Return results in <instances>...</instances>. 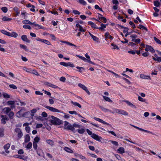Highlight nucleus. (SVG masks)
<instances>
[{"mask_svg": "<svg viewBox=\"0 0 161 161\" xmlns=\"http://www.w3.org/2000/svg\"><path fill=\"white\" fill-rule=\"evenodd\" d=\"M77 131L80 134H83L84 133L85 130L83 129H78L77 130Z\"/></svg>", "mask_w": 161, "mask_h": 161, "instance_id": "55", "label": "nucleus"}, {"mask_svg": "<svg viewBox=\"0 0 161 161\" xmlns=\"http://www.w3.org/2000/svg\"><path fill=\"white\" fill-rule=\"evenodd\" d=\"M11 110V108L9 107H5L3 109L4 113L7 115H8L10 112Z\"/></svg>", "mask_w": 161, "mask_h": 161, "instance_id": "10", "label": "nucleus"}, {"mask_svg": "<svg viewBox=\"0 0 161 161\" xmlns=\"http://www.w3.org/2000/svg\"><path fill=\"white\" fill-rule=\"evenodd\" d=\"M138 28H139L140 29H143L145 30L146 31H147V28L143 26V25H139V26L138 27Z\"/></svg>", "mask_w": 161, "mask_h": 161, "instance_id": "49", "label": "nucleus"}, {"mask_svg": "<svg viewBox=\"0 0 161 161\" xmlns=\"http://www.w3.org/2000/svg\"><path fill=\"white\" fill-rule=\"evenodd\" d=\"M22 23L24 24H29L31 25H32L33 24V23H32L30 21L28 20H24L22 21Z\"/></svg>", "mask_w": 161, "mask_h": 161, "instance_id": "36", "label": "nucleus"}, {"mask_svg": "<svg viewBox=\"0 0 161 161\" xmlns=\"http://www.w3.org/2000/svg\"><path fill=\"white\" fill-rule=\"evenodd\" d=\"M88 24L91 25V26L94 28L97 29V27H96V25L92 21H89Z\"/></svg>", "mask_w": 161, "mask_h": 161, "instance_id": "28", "label": "nucleus"}, {"mask_svg": "<svg viewBox=\"0 0 161 161\" xmlns=\"http://www.w3.org/2000/svg\"><path fill=\"white\" fill-rule=\"evenodd\" d=\"M15 102L13 101H8L7 102V105H10V108L12 109L15 108Z\"/></svg>", "mask_w": 161, "mask_h": 161, "instance_id": "8", "label": "nucleus"}, {"mask_svg": "<svg viewBox=\"0 0 161 161\" xmlns=\"http://www.w3.org/2000/svg\"><path fill=\"white\" fill-rule=\"evenodd\" d=\"M64 129H65L71 130L74 132H75L76 131L75 129L74 128V127H73L71 124H68L67 126L64 127Z\"/></svg>", "mask_w": 161, "mask_h": 161, "instance_id": "5", "label": "nucleus"}, {"mask_svg": "<svg viewBox=\"0 0 161 161\" xmlns=\"http://www.w3.org/2000/svg\"><path fill=\"white\" fill-rule=\"evenodd\" d=\"M85 56L86 58L87 59H86V61H84L85 62H87L91 64L95 65V64L94 63L92 62L91 61L90 57L88 55L87 53H86L85 54Z\"/></svg>", "mask_w": 161, "mask_h": 161, "instance_id": "11", "label": "nucleus"}, {"mask_svg": "<svg viewBox=\"0 0 161 161\" xmlns=\"http://www.w3.org/2000/svg\"><path fill=\"white\" fill-rule=\"evenodd\" d=\"M117 26L119 28H123L124 29V30H123V33H127V32L128 31V30H129V29L128 27L122 26L119 25H118Z\"/></svg>", "mask_w": 161, "mask_h": 161, "instance_id": "15", "label": "nucleus"}, {"mask_svg": "<svg viewBox=\"0 0 161 161\" xmlns=\"http://www.w3.org/2000/svg\"><path fill=\"white\" fill-rule=\"evenodd\" d=\"M73 127H74V128H75H75H80V126L78 124L74 123L73 124V125H72Z\"/></svg>", "mask_w": 161, "mask_h": 161, "instance_id": "58", "label": "nucleus"}, {"mask_svg": "<svg viewBox=\"0 0 161 161\" xmlns=\"http://www.w3.org/2000/svg\"><path fill=\"white\" fill-rule=\"evenodd\" d=\"M47 143L50 145L51 146H53L54 145V142L51 140H47Z\"/></svg>", "mask_w": 161, "mask_h": 161, "instance_id": "29", "label": "nucleus"}, {"mask_svg": "<svg viewBox=\"0 0 161 161\" xmlns=\"http://www.w3.org/2000/svg\"><path fill=\"white\" fill-rule=\"evenodd\" d=\"M138 99L139 101L141 102H145L146 101V100L145 99L143 98L140 96L138 97Z\"/></svg>", "mask_w": 161, "mask_h": 161, "instance_id": "61", "label": "nucleus"}, {"mask_svg": "<svg viewBox=\"0 0 161 161\" xmlns=\"http://www.w3.org/2000/svg\"><path fill=\"white\" fill-rule=\"evenodd\" d=\"M30 140V137L29 134H27L25 136V142L27 143Z\"/></svg>", "mask_w": 161, "mask_h": 161, "instance_id": "20", "label": "nucleus"}, {"mask_svg": "<svg viewBox=\"0 0 161 161\" xmlns=\"http://www.w3.org/2000/svg\"><path fill=\"white\" fill-rule=\"evenodd\" d=\"M130 125L133 126V127L139 130H141V131H144V132H147V133H151V134H152V132H150L149 131V130H144V129H143L142 128H139L137 126H135V125Z\"/></svg>", "mask_w": 161, "mask_h": 161, "instance_id": "13", "label": "nucleus"}, {"mask_svg": "<svg viewBox=\"0 0 161 161\" xmlns=\"http://www.w3.org/2000/svg\"><path fill=\"white\" fill-rule=\"evenodd\" d=\"M14 114V113L12 111H11L8 115L10 119H12L13 118Z\"/></svg>", "mask_w": 161, "mask_h": 161, "instance_id": "35", "label": "nucleus"}, {"mask_svg": "<svg viewBox=\"0 0 161 161\" xmlns=\"http://www.w3.org/2000/svg\"><path fill=\"white\" fill-rule=\"evenodd\" d=\"M154 5L157 7H159L160 3L158 1H155L154 2Z\"/></svg>", "mask_w": 161, "mask_h": 161, "instance_id": "52", "label": "nucleus"}, {"mask_svg": "<svg viewBox=\"0 0 161 161\" xmlns=\"http://www.w3.org/2000/svg\"><path fill=\"white\" fill-rule=\"evenodd\" d=\"M117 151L119 153L122 154L125 152V149L123 147H120L118 149Z\"/></svg>", "mask_w": 161, "mask_h": 161, "instance_id": "27", "label": "nucleus"}, {"mask_svg": "<svg viewBox=\"0 0 161 161\" xmlns=\"http://www.w3.org/2000/svg\"><path fill=\"white\" fill-rule=\"evenodd\" d=\"M111 142L113 145L115 146H118V143L117 142L113 141H110Z\"/></svg>", "mask_w": 161, "mask_h": 161, "instance_id": "62", "label": "nucleus"}, {"mask_svg": "<svg viewBox=\"0 0 161 161\" xmlns=\"http://www.w3.org/2000/svg\"><path fill=\"white\" fill-rule=\"evenodd\" d=\"M44 84L45 85H47L48 86H49V87H51L55 88V89L57 88L58 87V86H57L55 85H54L53 84H52L51 83H50L48 82H45Z\"/></svg>", "mask_w": 161, "mask_h": 161, "instance_id": "14", "label": "nucleus"}, {"mask_svg": "<svg viewBox=\"0 0 161 161\" xmlns=\"http://www.w3.org/2000/svg\"><path fill=\"white\" fill-rule=\"evenodd\" d=\"M15 132L17 134V136L19 139L21 138L23 136V133L20 128H16L14 130Z\"/></svg>", "mask_w": 161, "mask_h": 161, "instance_id": "2", "label": "nucleus"}, {"mask_svg": "<svg viewBox=\"0 0 161 161\" xmlns=\"http://www.w3.org/2000/svg\"><path fill=\"white\" fill-rule=\"evenodd\" d=\"M131 41L135 42L136 43H140L141 42V40L139 38L132 39Z\"/></svg>", "mask_w": 161, "mask_h": 161, "instance_id": "34", "label": "nucleus"}, {"mask_svg": "<svg viewBox=\"0 0 161 161\" xmlns=\"http://www.w3.org/2000/svg\"><path fill=\"white\" fill-rule=\"evenodd\" d=\"M113 109V111H111V112H110V113H111L113 114H114L115 113H117L118 114L119 113V109H116V108H114Z\"/></svg>", "mask_w": 161, "mask_h": 161, "instance_id": "47", "label": "nucleus"}, {"mask_svg": "<svg viewBox=\"0 0 161 161\" xmlns=\"http://www.w3.org/2000/svg\"><path fill=\"white\" fill-rule=\"evenodd\" d=\"M23 27L24 29H28L29 30H31V27L28 25H25L23 26Z\"/></svg>", "mask_w": 161, "mask_h": 161, "instance_id": "57", "label": "nucleus"}, {"mask_svg": "<svg viewBox=\"0 0 161 161\" xmlns=\"http://www.w3.org/2000/svg\"><path fill=\"white\" fill-rule=\"evenodd\" d=\"M140 77L141 78L145 79H150V76L148 75H145L142 74H141L140 75Z\"/></svg>", "mask_w": 161, "mask_h": 161, "instance_id": "21", "label": "nucleus"}, {"mask_svg": "<svg viewBox=\"0 0 161 161\" xmlns=\"http://www.w3.org/2000/svg\"><path fill=\"white\" fill-rule=\"evenodd\" d=\"M42 42L44 43L45 44H46L47 45H51V44L50 42L48 41V40H45V39H43V40L42 41Z\"/></svg>", "mask_w": 161, "mask_h": 161, "instance_id": "44", "label": "nucleus"}, {"mask_svg": "<svg viewBox=\"0 0 161 161\" xmlns=\"http://www.w3.org/2000/svg\"><path fill=\"white\" fill-rule=\"evenodd\" d=\"M153 59L155 61H157L158 62H161V57H158L157 58H156L154 57H153Z\"/></svg>", "mask_w": 161, "mask_h": 161, "instance_id": "38", "label": "nucleus"}, {"mask_svg": "<svg viewBox=\"0 0 161 161\" xmlns=\"http://www.w3.org/2000/svg\"><path fill=\"white\" fill-rule=\"evenodd\" d=\"M1 10L4 13H6L8 11V9L6 7H3L1 8Z\"/></svg>", "mask_w": 161, "mask_h": 161, "instance_id": "63", "label": "nucleus"}, {"mask_svg": "<svg viewBox=\"0 0 161 161\" xmlns=\"http://www.w3.org/2000/svg\"><path fill=\"white\" fill-rule=\"evenodd\" d=\"M32 143L31 142H29L26 146V148L29 149L32 147Z\"/></svg>", "mask_w": 161, "mask_h": 161, "instance_id": "53", "label": "nucleus"}, {"mask_svg": "<svg viewBox=\"0 0 161 161\" xmlns=\"http://www.w3.org/2000/svg\"><path fill=\"white\" fill-rule=\"evenodd\" d=\"M91 36L94 41L98 42V38H97L96 36L93 35H91Z\"/></svg>", "mask_w": 161, "mask_h": 161, "instance_id": "40", "label": "nucleus"}, {"mask_svg": "<svg viewBox=\"0 0 161 161\" xmlns=\"http://www.w3.org/2000/svg\"><path fill=\"white\" fill-rule=\"evenodd\" d=\"M64 150L68 153H73V151L69 148L65 147L64 148Z\"/></svg>", "mask_w": 161, "mask_h": 161, "instance_id": "23", "label": "nucleus"}, {"mask_svg": "<svg viewBox=\"0 0 161 161\" xmlns=\"http://www.w3.org/2000/svg\"><path fill=\"white\" fill-rule=\"evenodd\" d=\"M79 2L80 4L84 5H86V3L84 0H79Z\"/></svg>", "mask_w": 161, "mask_h": 161, "instance_id": "48", "label": "nucleus"}, {"mask_svg": "<svg viewBox=\"0 0 161 161\" xmlns=\"http://www.w3.org/2000/svg\"><path fill=\"white\" fill-rule=\"evenodd\" d=\"M78 86L79 87L81 88L83 90H85L88 95H90V92L87 89V88L84 85L80 83H79L78 84Z\"/></svg>", "mask_w": 161, "mask_h": 161, "instance_id": "4", "label": "nucleus"}, {"mask_svg": "<svg viewBox=\"0 0 161 161\" xmlns=\"http://www.w3.org/2000/svg\"><path fill=\"white\" fill-rule=\"evenodd\" d=\"M51 118L50 122L53 124L60 125L62 124V121L59 119L53 116H51Z\"/></svg>", "mask_w": 161, "mask_h": 161, "instance_id": "1", "label": "nucleus"}, {"mask_svg": "<svg viewBox=\"0 0 161 161\" xmlns=\"http://www.w3.org/2000/svg\"><path fill=\"white\" fill-rule=\"evenodd\" d=\"M101 16L100 17H99V16H98V18L102 22H103L104 23H106L107 22V20L101 14H99Z\"/></svg>", "mask_w": 161, "mask_h": 161, "instance_id": "17", "label": "nucleus"}, {"mask_svg": "<svg viewBox=\"0 0 161 161\" xmlns=\"http://www.w3.org/2000/svg\"><path fill=\"white\" fill-rule=\"evenodd\" d=\"M153 38L154 41L156 42L157 43H158L159 44L161 45V41L160 40L158 39L156 37H154Z\"/></svg>", "mask_w": 161, "mask_h": 161, "instance_id": "41", "label": "nucleus"}, {"mask_svg": "<svg viewBox=\"0 0 161 161\" xmlns=\"http://www.w3.org/2000/svg\"><path fill=\"white\" fill-rule=\"evenodd\" d=\"M146 48L145 50L146 51H150L152 53H154L155 50L151 46L148 45H146Z\"/></svg>", "mask_w": 161, "mask_h": 161, "instance_id": "7", "label": "nucleus"}, {"mask_svg": "<svg viewBox=\"0 0 161 161\" xmlns=\"http://www.w3.org/2000/svg\"><path fill=\"white\" fill-rule=\"evenodd\" d=\"M22 40L24 42H25L27 43H30L31 41L28 39L26 35H24L21 36Z\"/></svg>", "mask_w": 161, "mask_h": 161, "instance_id": "16", "label": "nucleus"}, {"mask_svg": "<svg viewBox=\"0 0 161 161\" xmlns=\"http://www.w3.org/2000/svg\"><path fill=\"white\" fill-rule=\"evenodd\" d=\"M33 148L35 149V150H37V143L35 142H33Z\"/></svg>", "mask_w": 161, "mask_h": 161, "instance_id": "54", "label": "nucleus"}, {"mask_svg": "<svg viewBox=\"0 0 161 161\" xmlns=\"http://www.w3.org/2000/svg\"><path fill=\"white\" fill-rule=\"evenodd\" d=\"M120 114H121L124 115H127L128 113L126 111L122 110H119V113Z\"/></svg>", "mask_w": 161, "mask_h": 161, "instance_id": "26", "label": "nucleus"}, {"mask_svg": "<svg viewBox=\"0 0 161 161\" xmlns=\"http://www.w3.org/2000/svg\"><path fill=\"white\" fill-rule=\"evenodd\" d=\"M76 68L79 69L78 71L80 73H82L83 71L85 70V69L82 67L77 66L76 67Z\"/></svg>", "mask_w": 161, "mask_h": 161, "instance_id": "39", "label": "nucleus"}, {"mask_svg": "<svg viewBox=\"0 0 161 161\" xmlns=\"http://www.w3.org/2000/svg\"><path fill=\"white\" fill-rule=\"evenodd\" d=\"M46 108L49 109V110L54 112H57V113H62V112L60 110H59L58 109H57L56 108H53V107H51L48 106H47L46 107Z\"/></svg>", "mask_w": 161, "mask_h": 161, "instance_id": "3", "label": "nucleus"}, {"mask_svg": "<svg viewBox=\"0 0 161 161\" xmlns=\"http://www.w3.org/2000/svg\"><path fill=\"white\" fill-rule=\"evenodd\" d=\"M105 36L106 38H109L110 39L112 40L113 39L112 37L111 36L109 35V33L108 32H106L105 33Z\"/></svg>", "mask_w": 161, "mask_h": 161, "instance_id": "30", "label": "nucleus"}, {"mask_svg": "<svg viewBox=\"0 0 161 161\" xmlns=\"http://www.w3.org/2000/svg\"><path fill=\"white\" fill-rule=\"evenodd\" d=\"M40 140V137L38 136H36L35 138L34 139V142H36V143H37Z\"/></svg>", "mask_w": 161, "mask_h": 161, "instance_id": "51", "label": "nucleus"}, {"mask_svg": "<svg viewBox=\"0 0 161 161\" xmlns=\"http://www.w3.org/2000/svg\"><path fill=\"white\" fill-rule=\"evenodd\" d=\"M14 157L15 158H17L23 160H25L26 159V157L22 155H14Z\"/></svg>", "mask_w": 161, "mask_h": 161, "instance_id": "22", "label": "nucleus"}, {"mask_svg": "<svg viewBox=\"0 0 161 161\" xmlns=\"http://www.w3.org/2000/svg\"><path fill=\"white\" fill-rule=\"evenodd\" d=\"M99 107V108L103 112H111V111L108 109L107 108H105L104 107H103V106H100V105H99L98 106Z\"/></svg>", "mask_w": 161, "mask_h": 161, "instance_id": "19", "label": "nucleus"}, {"mask_svg": "<svg viewBox=\"0 0 161 161\" xmlns=\"http://www.w3.org/2000/svg\"><path fill=\"white\" fill-rule=\"evenodd\" d=\"M130 125L133 126V127L139 130H141V131H144V132H147V133H151V134H152V132H150L149 131V130H144V129H143L142 128H139L137 126H135V125Z\"/></svg>", "mask_w": 161, "mask_h": 161, "instance_id": "12", "label": "nucleus"}, {"mask_svg": "<svg viewBox=\"0 0 161 161\" xmlns=\"http://www.w3.org/2000/svg\"><path fill=\"white\" fill-rule=\"evenodd\" d=\"M129 24L131 26V27L133 29H135L136 28V25L134 24V23L132 21H130L129 23Z\"/></svg>", "mask_w": 161, "mask_h": 161, "instance_id": "60", "label": "nucleus"}, {"mask_svg": "<svg viewBox=\"0 0 161 161\" xmlns=\"http://www.w3.org/2000/svg\"><path fill=\"white\" fill-rule=\"evenodd\" d=\"M76 56L79 57L81 59L84 61H86V58H85L81 56L78 55H76Z\"/></svg>", "mask_w": 161, "mask_h": 161, "instance_id": "45", "label": "nucleus"}, {"mask_svg": "<svg viewBox=\"0 0 161 161\" xmlns=\"http://www.w3.org/2000/svg\"><path fill=\"white\" fill-rule=\"evenodd\" d=\"M60 64L62 65H63L65 67H67L68 66V63H65L64 62H61L59 63Z\"/></svg>", "mask_w": 161, "mask_h": 161, "instance_id": "46", "label": "nucleus"}, {"mask_svg": "<svg viewBox=\"0 0 161 161\" xmlns=\"http://www.w3.org/2000/svg\"><path fill=\"white\" fill-rule=\"evenodd\" d=\"M123 102L126 103L128 105L132 108H136L135 106L133 104L131 103L128 101L125 100L123 101Z\"/></svg>", "mask_w": 161, "mask_h": 161, "instance_id": "24", "label": "nucleus"}, {"mask_svg": "<svg viewBox=\"0 0 161 161\" xmlns=\"http://www.w3.org/2000/svg\"><path fill=\"white\" fill-rule=\"evenodd\" d=\"M18 35L16 32H13L11 33V36L14 37H16L18 36Z\"/></svg>", "mask_w": 161, "mask_h": 161, "instance_id": "59", "label": "nucleus"}, {"mask_svg": "<svg viewBox=\"0 0 161 161\" xmlns=\"http://www.w3.org/2000/svg\"><path fill=\"white\" fill-rule=\"evenodd\" d=\"M111 45L113 47L112 48L113 49H117V50H119V48L116 45L114 44V43H112L111 44Z\"/></svg>", "mask_w": 161, "mask_h": 161, "instance_id": "56", "label": "nucleus"}, {"mask_svg": "<svg viewBox=\"0 0 161 161\" xmlns=\"http://www.w3.org/2000/svg\"><path fill=\"white\" fill-rule=\"evenodd\" d=\"M103 98L105 99V100L107 101L108 102L110 103H112L113 102L111 100L109 97H107L103 96Z\"/></svg>", "mask_w": 161, "mask_h": 161, "instance_id": "37", "label": "nucleus"}, {"mask_svg": "<svg viewBox=\"0 0 161 161\" xmlns=\"http://www.w3.org/2000/svg\"><path fill=\"white\" fill-rule=\"evenodd\" d=\"M91 136L93 138L99 142H101V140L102 139V137L94 133H93L92 136Z\"/></svg>", "mask_w": 161, "mask_h": 161, "instance_id": "6", "label": "nucleus"}, {"mask_svg": "<svg viewBox=\"0 0 161 161\" xmlns=\"http://www.w3.org/2000/svg\"><path fill=\"white\" fill-rule=\"evenodd\" d=\"M94 119H95V120L98 121H99V122H100L101 123H102L103 124H106V125H109L110 126H111V125H110L108 123H107L106 122L104 121H103V120L100 119H99V118H97V117H94Z\"/></svg>", "mask_w": 161, "mask_h": 161, "instance_id": "9", "label": "nucleus"}, {"mask_svg": "<svg viewBox=\"0 0 161 161\" xmlns=\"http://www.w3.org/2000/svg\"><path fill=\"white\" fill-rule=\"evenodd\" d=\"M22 110V109H21L16 113V115L17 117L19 118L22 116L23 115L21 113Z\"/></svg>", "mask_w": 161, "mask_h": 161, "instance_id": "32", "label": "nucleus"}, {"mask_svg": "<svg viewBox=\"0 0 161 161\" xmlns=\"http://www.w3.org/2000/svg\"><path fill=\"white\" fill-rule=\"evenodd\" d=\"M12 19L8 18L7 17L4 16L2 18V20L4 21H9Z\"/></svg>", "mask_w": 161, "mask_h": 161, "instance_id": "43", "label": "nucleus"}, {"mask_svg": "<svg viewBox=\"0 0 161 161\" xmlns=\"http://www.w3.org/2000/svg\"><path fill=\"white\" fill-rule=\"evenodd\" d=\"M19 46L21 48L24 49L25 51H28V49L26 46L22 44H20Z\"/></svg>", "mask_w": 161, "mask_h": 161, "instance_id": "33", "label": "nucleus"}, {"mask_svg": "<svg viewBox=\"0 0 161 161\" xmlns=\"http://www.w3.org/2000/svg\"><path fill=\"white\" fill-rule=\"evenodd\" d=\"M10 144L7 143L4 146V148L5 149V151L7 153H9V152L8 150V149L10 147Z\"/></svg>", "mask_w": 161, "mask_h": 161, "instance_id": "18", "label": "nucleus"}, {"mask_svg": "<svg viewBox=\"0 0 161 161\" xmlns=\"http://www.w3.org/2000/svg\"><path fill=\"white\" fill-rule=\"evenodd\" d=\"M107 25L103 24L102 23H101V27L99 28L97 27V29L101 31H103L104 29L106 27Z\"/></svg>", "mask_w": 161, "mask_h": 161, "instance_id": "25", "label": "nucleus"}, {"mask_svg": "<svg viewBox=\"0 0 161 161\" xmlns=\"http://www.w3.org/2000/svg\"><path fill=\"white\" fill-rule=\"evenodd\" d=\"M71 103L73 104L75 106H78L79 108H81V105L78 103L77 102H75L72 101L71 102Z\"/></svg>", "mask_w": 161, "mask_h": 161, "instance_id": "31", "label": "nucleus"}, {"mask_svg": "<svg viewBox=\"0 0 161 161\" xmlns=\"http://www.w3.org/2000/svg\"><path fill=\"white\" fill-rule=\"evenodd\" d=\"M9 87L14 89H16L17 88V86L14 84H10L9 85Z\"/></svg>", "mask_w": 161, "mask_h": 161, "instance_id": "64", "label": "nucleus"}, {"mask_svg": "<svg viewBox=\"0 0 161 161\" xmlns=\"http://www.w3.org/2000/svg\"><path fill=\"white\" fill-rule=\"evenodd\" d=\"M37 111V110L36 109H33L31 110V116H34V114L36 113Z\"/></svg>", "mask_w": 161, "mask_h": 161, "instance_id": "50", "label": "nucleus"}, {"mask_svg": "<svg viewBox=\"0 0 161 161\" xmlns=\"http://www.w3.org/2000/svg\"><path fill=\"white\" fill-rule=\"evenodd\" d=\"M3 96L5 98H9L10 97V96L5 92H3Z\"/></svg>", "mask_w": 161, "mask_h": 161, "instance_id": "42", "label": "nucleus"}]
</instances>
